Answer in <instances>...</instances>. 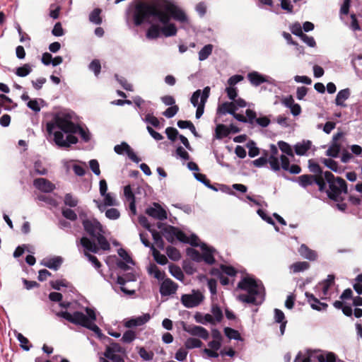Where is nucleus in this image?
<instances>
[{
  "label": "nucleus",
  "instance_id": "nucleus-1",
  "mask_svg": "<svg viewBox=\"0 0 362 362\" xmlns=\"http://www.w3.org/2000/svg\"><path fill=\"white\" fill-rule=\"evenodd\" d=\"M151 18L158 20L159 23H170V20L180 23L187 21L185 11L170 1L138 2L134 8V23H144Z\"/></svg>",
  "mask_w": 362,
  "mask_h": 362
},
{
  "label": "nucleus",
  "instance_id": "nucleus-2",
  "mask_svg": "<svg viewBox=\"0 0 362 362\" xmlns=\"http://www.w3.org/2000/svg\"><path fill=\"white\" fill-rule=\"evenodd\" d=\"M325 182L329 185V189H325L327 197L334 202H341L343 199L341 197L342 193L347 194L348 188L346 181L340 177H335L331 172H324Z\"/></svg>",
  "mask_w": 362,
  "mask_h": 362
},
{
  "label": "nucleus",
  "instance_id": "nucleus-3",
  "mask_svg": "<svg viewBox=\"0 0 362 362\" xmlns=\"http://www.w3.org/2000/svg\"><path fill=\"white\" fill-rule=\"evenodd\" d=\"M57 315L63 317L68 322L74 325L83 326L90 330L94 332L97 334H101V329L96 325L94 322L88 319L86 315L79 311H76L73 314L67 311H60L57 313Z\"/></svg>",
  "mask_w": 362,
  "mask_h": 362
},
{
  "label": "nucleus",
  "instance_id": "nucleus-4",
  "mask_svg": "<svg viewBox=\"0 0 362 362\" xmlns=\"http://www.w3.org/2000/svg\"><path fill=\"white\" fill-rule=\"evenodd\" d=\"M157 227L161 230L165 239L170 243H173L175 238L180 242L187 241L186 234L175 226L159 222L157 223Z\"/></svg>",
  "mask_w": 362,
  "mask_h": 362
},
{
  "label": "nucleus",
  "instance_id": "nucleus-5",
  "mask_svg": "<svg viewBox=\"0 0 362 362\" xmlns=\"http://www.w3.org/2000/svg\"><path fill=\"white\" fill-rule=\"evenodd\" d=\"M298 182L303 188L315 183L318 186L320 192H323L326 189V182L323 176L305 174L298 177Z\"/></svg>",
  "mask_w": 362,
  "mask_h": 362
},
{
  "label": "nucleus",
  "instance_id": "nucleus-6",
  "mask_svg": "<svg viewBox=\"0 0 362 362\" xmlns=\"http://www.w3.org/2000/svg\"><path fill=\"white\" fill-rule=\"evenodd\" d=\"M204 300V296L199 291H192V294H183L181 296V303L187 308H194L198 306Z\"/></svg>",
  "mask_w": 362,
  "mask_h": 362
},
{
  "label": "nucleus",
  "instance_id": "nucleus-7",
  "mask_svg": "<svg viewBox=\"0 0 362 362\" xmlns=\"http://www.w3.org/2000/svg\"><path fill=\"white\" fill-rule=\"evenodd\" d=\"M82 225L83 226L84 230L92 238H94L100 234L103 233V226L95 218L88 219L85 218L82 219Z\"/></svg>",
  "mask_w": 362,
  "mask_h": 362
},
{
  "label": "nucleus",
  "instance_id": "nucleus-8",
  "mask_svg": "<svg viewBox=\"0 0 362 362\" xmlns=\"http://www.w3.org/2000/svg\"><path fill=\"white\" fill-rule=\"evenodd\" d=\"M64 134L60 131H57L54 134V141L55 144L61 147H69L71 144H75L78 142V138L72 134H69L66 139H64Z\"/></svg>",
  "mask_w": 362,
  "mask_h": 362
},
{
  "label": "nucleus",
  "instance_id": "nucleus-9",
  "mask_svg": "<svg viewBox=\"0 0 362 362\" xmlns=\"http://www.w3.org/2000/svg\"><path fill=\"white\" fill-rule=\"evenodd\" d=\"M55 124L62 132H63L66 134H76V129L78 124H74L73 122L65 117L59 116L56 117Z\"/></svg>",
  "mask_w": 362,
  "mask_h": 362
},
{
  "label": "nucleus",
  "instance_id": "nucleus-10",
  "mask_svg": "<svg viewBox=\"0 0 362 362\" xmlns=\"http://www.w3.org/2000/svg\"><path fill=\"white\" fill-rule=\"evenodd\" d=\"M238 288L250 294H259L257 282L250 277L243 278L238 284Z\"/></svg>",
  "mask_w": 362,
  "mask_h": 362
},
{
  "label": "nucleus",
  "instance_id": "nucleus-11",
  "mask_svg": "<svg viewBox=\"0 0 362 362\" xmlns=\"http://www.w3.org/2000/svg\"><path fill=\"white\" fill-rule=\"evenodd\" d=\"M344 136L343 132H337L332 137V144L326 151V156L337 158L341 151V145L339 143V140Z\"/></svg>",
  "mask_w": 362,
  "mask_h": 362
},
{
  "label": "nucleus",
  "instance_id": "nucleus-12",
  "mask_svg": "<svg viewBox=\"0 0 362 362\" xmlns=\"http://www.w3.org/2000/svg\"><path fill=\"white\" fill-rule=\"evenodd\" d=\"M146 214L160 221L165 220L168 217L166 211L158 203H153V206L147 208Z\"/></svg>",
  "mask_w": 362,
  "mask_h": 362
},
{
  "label": "nucleus",
  "instance_id": "nucleus-13",
  "mask_svg": "<svg viewBox=\"0 0 362 362\" xmlns=\"http://www.w3.org/2000/svg\"><path fill=\"white\" fill-rule=\"evenodd\" d=\"M177 285L170 279L163 280L160 287V293L162 296H170L176 292Z\"/></svg>",
  "mask_w": 362,
  "mask_h": 362
},
{
  "label": "nucleus",
  "instance_id": "nucleus-14",
  "mask_svg": "<svg viewBox=\"0 0 362 362\" xmlns=\"http://www.w3.org/2000/svg\"><path fill=\"white\" fill-rule=\"evenodd\" d=\"M279 150L274 144L270 145V156L268 158L269 163L274 171L280 170V164L278 159Z\"/></svg>",
  "mask_w": 362,
  "mask_h": 362
},
{
  "label": "nucleus",
  "instance_id": "nucleus-15",
  "mask_svg": "<svg viewBox=\"0 0 362 362\" xmlns=\"http://www.w3.org/2000/svg\"><path fill=\"white\" fill-rule=\"evenodd\" d=\"M308 302L310 303L313 310L317 311L326 310L328 305L325 303L320 302L313 293L309 292L305 293Z\"/></svg>",
  "mask_w": 362,
  "mask_h": 362
},
{
  "label": "nucleus",
  "instance_id": "nucleus-16",
  "mask_svg": "<svg viewBox=\"0 0 362 362\" xmlns=\"http://www.w3.org/2000/svg\"><path fill=\"white\" fill-rule=\"evenodd\" d=\"M201 249L203 251V254H202L201 262L204 261L208 264H213L215 262V258L214 257L213 252L214 249L208 247L205 243H202L200 245Z\"/></svg>",
  "mask_w": 362,
  "mask_h": 362
},
{
  "label": "nucleus",
  "instance_id": "nucleus-17",
  "mask_svg": "<svg viewBox=\"0 0 362 362\" xmlns=\"http://www.w3.org/2000/svg\"><path fill=\"white\" fill-rule=\"evenodd\" d=\"M188 333L193 336H197L204 340H206L209 337V332L201 326L194 325L185 329Z\"/></svg>",
  "mask_w": 362,
  "mask_h": 362
},
{
  "label": "nucleus",
  "instance_id": "nucleus-18",
  "mask_svg": "<svg viewBox=\"0 0 362 362\" xmlns=\"http://www.w3.org/2000/svg\"><path fill=\"white\" fill-rule=\"evenodd\" d=\"M298 252L300 253V255L305 258V259H308L310 261H314L316 259L317 255V253L315 252V251L310 249L305 244H302L299 249H298Z\"/></svg>",
  "mask_w": 362,
  "mask_h": 362
},
{
  "label": "nucleus",
  "instance_id": "nucleus-19",
  "mask_svg": "<svg viewBox=\"0 0 362 362\" xmlns=\"http://www.w3.org/2000/svg\"><path fill=\"white\" fill-rule=\"evenodd\" d=\"M237 110V107L233 102H224L220 105L217 109V113L220 115H225L226 113L233 115Z\"/></svg>",
  "mask_w": 362,
  "mask_h": 362
},
{
  "label": "nucleus",
  "instance_id": "nucleus-20",
  "mask_svg": "<svg viewBox=\"0 0 362 362\" xmlns=\"http://www.w3.org/2000/svg\"><path fill=\"white\" fill-rule=\"evenodd\" d=\"M80 243L86 251L93 253H98L99 251V247L97 245L87 237L81 238Z\"/></svg>",
  "mask_w": 362,
  "mask_h": 362
},
{
  "label": "nucleus",
  "instance_id": "nucleus-21",
  "mask_svg": "<svg viewBox=\"0 0 362 362\" xmlns=\"http://www.w3.org/2000/svg\"><path fill=\"white\" fill-rule=\"evenodd\" d=\"M350 94L351 92L349 88H345L339 90L336 96V105L341 107H346V105L344 102L349 98Z\"/></svg>",
  "mask_w": 362,
  "mask_h": 362
},
{
  "label": "nucleus",
  "instance_id": "nucleus-22",
  "mask_svg": "<svg viewBox=\"0 0 362 362\" xmlns=\"http://www.w3.org/2000/svg\"><path fill=\"white\" fill-rule=\"evenodd\" d=\"M247 78L250 82L255 86H259L267 81L266 78L257 71L249 73Z\"/></svg>",
  "mask_w": 362,
  "mask_h": 362
},
{
  "label": "nucleus",
  "instance_id": "nucleus-23",
  "mask_svg": "<svg viewBox=\"0 0 362 362\" xmlns=\"http://www.w3.org/2000/svg\"><path fill=\"white\" fill-rule=\"evenodd\" d=\"M34 187L42 192V194L37 195V199L40 201H45V178H37L33 182Z\"/></svg>",
  "mask_w": 362,
  "mask_h": 362
},
{
  "label": "nucleus",
  "instance_id": "nucleus-24",
  "mask_svg": "<svg viewBox=\"0 0 362 362\" xmlns=\"http://www.w3.org/2000/svg\"><path fill=\"white\" fill-rule=\"evenodd\" d=\"M162 36L161 28L159 24H151L146 33V37L148 39H156Z\"/></svg>",
  "mask_w": 362,
  "mask_h": 362
},
{
  "label": "nucleus",
  "instance_id": "nucleus-25",
  "mask_svg": "<svg viewBox=\"0 0 362 362\" xmlns=\"http://www.w3.org/2000/svg\"><path fill=\"white\" fill-rule=\"evenodd\" d=\"M230 134L229 128L223 124H219L216 126L215 129V137L217 139H222L226 137Z\"/></svg>",
  "mask_w": 362,
  "mask_h": 362
},
{
  "label": "nucleus",
  "instance_id": "nucleus-26",
  "mask_svg": "<svg viewBox=\"0 0 362 362\" xmlns=\"http://www.w3.org/2000/svg\"><path fill=\"white\" fill-rule=\"evenodd\" d=\"M311 142L310 141L298 143L294 146L295 153L298 156H303L310 148Z\"/></svg>",
  "mask_w": 362,
  "mask_h": 362
},
{
  "label": "nucleus",
  "instance_id": "nucleus-27",
  "mask_svg": "<svg viewBox=\"0 0 362 362\" xmlns=\"http://www.w3.org/2000/svg\"><path fill=\"white\" fill-rule=\"evenodd\" d=\"M310 267L308 262H296L291 264L289 269L293 273H298L308 269Z\"/></svg>",
  "mask_w": 362,
  "mask_h": 362
},
{
  "label": "nucleus",
  "instance_id": "nucleus-28",
  "mask_svg": "<svg viewBox=\"0 0 362 362\" xmlns=\"http://www.w3.org/2000/svg\"><path fill=\"white\" fill-rule=\"evenodd\" d=\"M63 259L61 257H54L47 260V267L50 269L57 270L62 265Z\"/></svg>",
  "mask_w": 362,
  "mask_h": 362
},
{
  "label": "nucleus",
  "instance_id": "nucleus-29",
  "mask_svg": "<svg viewBox=\"0 0 362 362\" xmlns=\"http://www.w3.org/2000/svg\"><path fill=\"white\" fill-rule=\"evenodd\" d=\"M152 255L155 261L161 265H165L168 262V259L165 255L161 254L154 246H152Z\"/></svg>",
  "mask_w": 362,
  "mask_h": 362
},
{
  "label": "nucleus",
  "instance_id": "nucleus-30",
  "mask_svg": "<svg viewBox=\"0 0 362 362\" xmlns=\"http://www.w3.org/2000/svg\"><path fill=\"white\" fill-rule=\"evenodd\" d=\"M258 294H240L238 296V298L239 300L246 303H250L253 305H258L259 303L257 300L256 296Z\"/></svg>",
  "mask_w": 362,
  "mask_h": 362
},
{
  "label": "nucleus",
  "instance_id": "nucleus-31",
  "mask_svg": "<svg viewBox=\"0 0 362 362\" xmlns=\"http://www.w3.org/2000/svg\"><path fill=\"white\" fill-rule=\"evenodd\" d=\"M308 168L311 173H314L313 175H320L324 177V173L320 165L310 159L308 160Z\"/></svg>",
  "mask_w": 362,
  "mask_h": 362
},
{
  "label": "nucleus",
  "instance_id": "nucleus-32",
  "mask_svg": "<svg viewBox=\"0 0 362 362\" xmlns=\"http://www.w3.org/2000/svg\"><path fill=\"white\" fill-rule=\"evenodd\" d=\"M213 45L211 44L205 45L199 52V59L200 61H204L212 53Z\"/></svg>",
  "mask_w": 362,
  "mask_h": 362
},
{
  "label": "nucleus",
  "instance_id": "nucleus-33",
  "mask_svg": "<svg viewBox=\"0 0 362 362\" xmlns=\"http://www.w3.org/2000/svg\"><path fill=\"white\" fill-rule=\"evenodd\" d=\"M165 26L161 28L162 36L170 37L173 36L177 33L175 24H164Z\"/></svg>",
  "mask_w": 362,
  "mask_h": 362
},
{
  "label": "nucleus",
  "instance_id": "nucleus-34",
  "mask_svg": "<svg viewBox=\"0 0 362 362\" xmlns=\"http://www.w3.org/2000/svg\"><path fill=\"white\" fill-rule=\"evenodd\" d=\"M166 254L168 257L173 261H177L181 257L180 251L177 248L172 246L167 247Z\"/></svg>",
  "mask_w": 362,
  "mask_h": 362
},
{
  "label": "nucleus",
  "instance_id": "nucleus-35",
  "mask_svg": "<svg viewBox=\"0 0 362 362\" xmlns=\"http://www.w3.org/2000/svg\"><path fill=\"white\" fill-rule=\"evenodd\" d=\"M100 233L98 234L96 237L94 238L98 241L100 248L103 250H110V245L107 240L106 238Z\"/></svg>",
  "mask_w": 362,
  "mask_h": 362
},
{
  "label": "nucleus",
  "instance_id": "nucleus-36",
  "mask_svg": "<svg viewBox=\"0 0 362 362\" xmlns=\"http://www.w3.org/2000/svg\"><path fill=\"white\" fill-rule=\"evenodd\" d=\"M202 344V341L197 338H188L185 342V346L188 349L199 348Z\"/></svg>",
  "mask_w": 362,
  "mask_h": 362
},
{
  "label": "nucleus",
  "instance_id": "nucleus-37",
  "mask_svg": "<svg viewBox=\"0 0 362 362\" xmlns=\"http://www.w3.org/2000/svg\"><path fill=\"white\" fill-rule=\"evenodd\" d=\"M64 202L65 205L69 207H76L78 204V199L71 193H67L64 196Z\"/></svg>",
  "mask_w": 362,
  "mask_h": 362
},
{
  "label": "nucleus",
  "instance_id": "nucleus-38",
  "mask_svg": "<svg viewBox=\"0 0 362 362\" xmlns=\"http://www.w3.org/2000/svg\"><path fill=\"white\" fill-rule=\"evenodd\" d=\"M170 274L177 279L182 280L185 277L184 274L180 267L172 264L169 267Z\"/></svg>",
  "mask_w": 362,
  "mask_h": 362
},
{
  "label": "nucleus",
  "instance_id": "nucleus-39",
  "mask_svg": "<svg viewBox=\"0 0 362 362\" xmlns=\"http://www.w3.org/2000/svg\"><path fill=\"white\" fill-rule=\"evenodd\" d=\"M187 255L193 261L197 262H201L202 254L197 250L188 247L186 250Z\"/></svg>",
  "mask_w": 362,
  "mask_h": 362
},
{
  "label": "nucleus",
  "instance_id": "nucleus-40",
  "mask_svg": "<svg viewBox=\"0 0 362 362\" xmlns=\"http://www.w3.org/2000/svg\"><path fill=\"white\" fill-rule=\"evenodd\" d=\"M277 144L283 153H286L288 156L293 157V151L291 146L288 143L284 141H279Z\"/></svg>",
  "mask_w": 362,
  "mask_h": 362
},
{
  "label": "nucleus",
  "instance_id": "nucleus-41",
  "mask_svg": "<svg viewBox=\"0 0 362 362\" xmlns=\"http://www.w3.org/2000/svg\"><path fill=\"white\" fill-rule=\"evenodd\" d=\"M151 233L157 247L163 250L164 248V241L160 233L154 229L151 230Z\"/></svg>",
  "mask_w": 362,
  "mask_h": 362
},
{
  "label": "nucleus",
  "instance_id": "nucleus-42",
  "mask_svg": "<svg viewBox=\"0 0 362 362\" xmlns=\"http://www.w3.org/2000/svg\"><path fill=\"white\" fill-rule=\"evenodd\" d=\"M334 276L329 274L327 276L326 280L323 282L322 293L324 295H327L329 288L334 284Z\"/></svg>",
  "mask_w": 362,
  "mask_h": 362
},
{
  "label": "nucleus",
  "instance_id": "nucleus-43",
  "mask_svg": "<svg viewBox=\"0 0 362 362\" xmlns=\"http://www.w3.org/2000/svg\"><path fill=\"white\" fill-rule=\"evenodd\" d=\"M322 163L334 172H339L338 163L332 158H323Z\"/></svg>",
  "mask_w": 362,
  "mask_h": 362
},
{
  "label": "nucleus",
  "instance_id": "nucleus-44",
  "mask_svg": "<svg viewBox=\"0 0 362 362\" xmlns=\"http://www.w3.org/2000/svg\"><path fill=\"white\" fill-rule=\"evenodd\" d=\"M211 313L216 322H220L223 319V312L217 304H214L211 308Z\"/></svg>",
  "mask_w": 362,
  "mask_h": 362
},
{
  "label": "nucleus",
  "instance_id": "nucleus-45",
  "mask_svg": "<svg viewBox=\"0 0 362 362\" xmlns=\"http://www.w3.org/2000/svg\"><path fill=\"white\" fill-rule=\"evenodd\" d=\"M224 333L230 339H240L241 338L239 332L230 327L224 328Z\"/></svg>",
  "mask_w": 362,
  "mask_h": 362
},
{
  "label": "nucleus",
  "instance_id": "nucleus-46",
  "mask_svg": "<svg viewBox=\"0 0 362 362\" xmlns=\"http://www.w3.org/2000/svg\"><path fill=\"white\" fill-rule=\"evenodd\" d=\"M45 173V168L41 160H36L34 163V170L31 172V175H44Z\"/></svg>",
  "mask_w": 362,
  "mask_h": 362
},
{
  "label": "nucleus",
  "instance_id": "nucleus-47",
  "mask_svg": "<svg viewBox=\"0 0 362 362\" xmlns=\"http://www.w3.org/2000/svg\"><path fill=\"white\" fill-rule=\"evenodd\" d=\"M49 16L54 20L57 19L59 16V12L61 11V6L59 4H53L49 6Z\"/></svg>",
  "mask_w": 362,
  "mask_h": 362
},
{
  "label": "nucleus",
  "instance_id": "nucleus-48",
  "mask_svg": "<svg viewBox=\"0 0 362 362\" xmlns=\"http://www.w3.org/2000/svg\"><path fill=\"white\" fill-rule=\"evenodd\" d=\"M63 62V58L60 56H57L53 57L52 55L48 52H47V66L49 64H52L53 66H57L62 64Z\"/></svg>",
  "mask_w": 362,
  "mask_h": 362
},
{
  "label": "nucleus",
  "instance_id": "nucleus-49",
  "mask_svg": "<svg viewBox=\"0 0 362 362\" xmlns=\"http://www.w3.org/2000/svg\"><path fill=\"white\" fill-rule=\"evenodd\" d=\"M100 8H95L89 16V21L92 23H101L102 18L100 17L101 13Z\"/></svg>",
  "mask_w": 362,
  "mask_h": 362
},
{
  "label": "nucleus",
  "instance_id": "nucleus-50",
  "mask_svg": "<svg viewBox=\"0 0 362 362\" xmlns=\"http://www.w3.org/2000/svg\"><path fill=\"white\" fill-rule=\"evenodd\" d=\"M62 214L64 218L70 221H74L77 219V214L71 209H62Z\"/></svg>",
  "mask_w": 362,
  "mask_h": 362
},
{
  "label": "nucleus",
  "instance_id": "nucleus-51",
  "mask_svg": "<svg viewBox=\"0 0 362 362\" xmlns=\"http://www.w3.org/2000/svg\"><path fill=\"white\" fill-rule=\"evenodd\" d=\"M318 362H336V355L332 352H329L325 356L323 354L317 356Z\"/></svg>",
  "mask_w": 362,
  "mask_h": 362
},
{
  "label": "nucleus",
  "instance_id": "nucleus-52",
  "mask_svg": "<svg viewBox=\"0 0 362 362\" xmlns=\"http://www.w3.org/2000/svg\"><path fill=\"white\" fill-rule=\"evenodd\" d=\"M31 67L29 64H25L16 69V74L21 77H25L31 72Z\"/></svg>",
  "mask_w": 362,
  "mask_h": 362
},
{
  "label": "nucleus",
  "instance_id": "nucleus-53",
  "mask_svg": "<svg viewBox=\"0 0 362 362\" xmlns=\"http://www.w3.org/2000/svg\"><path fill=\"white\" fill-rule=\"evenodd\" d=\"M247 147L249 148L248 155L251 158H254L259 155V148L255 146V143L253 141H250L247 144Z\"/></svg>",
  "mask_w": 362,
  "mask_h": 362
},
{
  "label": "nucleus",
  "instance_id": "nucleus-54",
  "mask_svg": "<svg viewBox=\"0 0 362 362\" xmlns=\"http://www.w3.org/2000/svg\"><path fill=\"white\" fill-rule=\"evenodd\" d=\"M220 269L223 273L230 276H235L238 273L237 269L230 265L221 264Z\"/></svg>",
  "mask_w": 362,
  "mask_h": 362
},
{
  "label": "nucleus",
  "instance_id": "nucleus-55",
  "mask_svg": "<svg viewBox=\"0 0 362 362\" xmlns=\"http://www.w3.org/2000/svg\"><path fill=\"white\" fill-rule=\"evenodd\" d=\"M13 100L4 94H0V106L4 107L6 110H11V104Z\"/></svg>",
  "mask_w": 362,
  "mask_h": 362
},
{
  "label": "nucleus",
  "instance_id": "nucleus-56",
  "mask_svg": "<svg viewBox=\"0 0 362 362\" xmlns=\"http://www.w3.org/2000/svg\"><path fill=\"white\" fill-rule=\"evenodd\" d=\"M135 338L136 332L133 330H127L124 333L122 337V341L124 343H131L135 339Z\"/></svg>",
  "mask_w": 362,
  "mask_h": 362
},
{
  "label": "nucleus",
  "instance_id": "nucleus-57",
  "mask_svg": "<svg viewBox=\"0 0 362 362\" xmlns=\"http://www.w3.org/2000/svg\"><path fill=\"white\" fill-rule=\"evenodd\" d=\"M179 107L176 105H172L168 107L163 112V115L167 118H172L174 117L178 112Z\"/></svg>",
  "mask_w": 362,
  "mask_h": 362
},
{
  "label": "nucleus",
  "instance_id": "nucleus-58",
  "mask_svg": "<svg viewBox=\"0 0 362 362\" xmlns=\"http://www.w3.org/2000/svg\"><path fill=\"white\" fill-rule=\"evenodd\" d=\"M105 216L111 220H116L119 218L120 213L115 208H111L105 211Z\"/></svg>",
  "mask_w": 362,
  "mask_h": 362
},
{
  "label": "nucleus",
  "instance_id": "nucleus-59",
  "mask_svg": "<svg viewBox=\"0 0 362 362\" xmlns=\"http://www.w3.org/2000/svg\"><path fill=\"white\" fill-rule=\"evenodd\" d=\"M268 153L267 151L264 152V156H262L256 160L252 161L253 165L255 167L260 168L264 166L265 164L269 163V159L267 158Z\"/></svg>",
  "mask_w": 362,
  "mask_h": 362
},
{
  "label": "nucleus",
  "instance_id": "nucleus-60",
  "mask_svg": "<svg viewBox=\"0 0 362 362\" xmlns=\"http://www.w3.org/2000/svg\"><path fill=\"white\" fill-rule=\"evenodd\" d=\"M165 134L170 140L174 141L177 139L179 132L177 129L170 127L165 129Z\"/></svg>",
  "mask_w": 362,
  "mask_h": 362
},
{
  "label": "nucleus",
  "instance_id": "nucleus-61",
  "mask_svg": "<svg viewBox=\"0 0 362 362\" xmlns=\"http://www.w3.org/2000/svg\"><path fill=\"white\" fill-rule=\"evenodd\" d=\"M76 133H78L81 137V139L85 141L88 142L90 139V133L88 131L84 130L81 126L78 124L76 127Z\"/></svg>",
  "mask_w": 362,
  "mask_h": 362
},
{
  "label": "nucleus",
  "instance_id": "nucleus-62",
  "mask_svg": "<svg viewBox=\"0 0 362 362\" xmlns=\"http://www.w3.org/2000/svg\"><path fill=\"white\" fill-rule=\"evenodd\" d=\"M89 69L94 72L95 76H98L101 69L100 61L98 59L93 60L89 65Z\"/></svg>",
  "mask_w": 362,
  "mask_h": 362
},
{
  "label": "nucleus",
  "instance_id": "nucleus-63",
  "mask_svg": "<svg viewBox=\"0 0 362 362\" xmlns=\"http://www.w3.org/2000/svg\"><path fill=\"white\" fill-rule=\"evenodd\" d=\"M139 354L144 361H150L153 359L154 355L152 351H147L144 347H141L139 349Z\"/></svg>",
  "mask_w": 362,
  "mask_h": 362
},
{
  "label": "nucleus",
  "instance_id": "nucleus-64",
  "mask_svg": "<svg viewBox=\"0 0 362 362\" xmlns=\"http://www.w3.org/2000/svg\"><path fill=\"white\" fill-rule=\"evenodd\" d=\"M103 197H104V205L110 206L118 205V202L112 197L110 193H107Z\"/></svg>",
  "mask_w": 362,
  "mask_h": 362
}]
</instances>
